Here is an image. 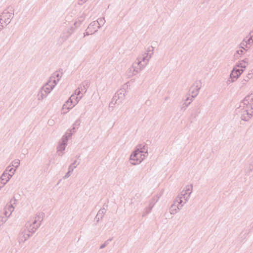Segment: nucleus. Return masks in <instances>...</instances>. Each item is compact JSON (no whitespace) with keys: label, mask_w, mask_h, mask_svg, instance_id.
<instances>
[{"label":"nucleus","mask_w":253,"mask_h":253,"mask_svg":"<svg viewBox=\"0 0 253 253\" xmlns=\"http://www.w3.org/2000/svg\"><path fill=\"white\" fill-rule=\"evenodd\" d=\"M144 158V155L143 152L137 150L130 156V161L133 165H137L140 163Z\"/></svg>","instance_id":"nucleus-1"},{"label":"nucleus","mask_w":253,"mask_h":253,"mask_svg":"<svg viewBox=\"0 0 253 253\" xmlns=\"http://www.w3.org/2000/svg\"><path fill=\"white\" fill-rule=\"evenodd\" d=\"M243 70L242 69L235 68L232 71L230 77L232 79V81H234L237 79V78L240 76V75L242 74Z\"/></svg>","instance_id":"nucleus-2"},{"label":"nucleus","mask_w":253,"mask_h":253,"mask_svg":"<svg viewBox=\"0 0 253 253\" xmlns=\"http://www.w3.org/2000/svg\"><path fill=\"white\" fill-rule=\"evenodd\" d=\"M73 106L72 104V101L71 98H70L66 103L64 104L63 106V110L64 111V113H66L68 111V110L71 108H72Z\"/></svg>","instance_id":"nucleus-3"},{"label":"nucleus","mask_w":253,"mask_h":253,"mask_svg":"<svg viewBox=\"0 0 253 253\" xmlns=\"http://www.w3.org/2000/svg\"><path fill=\"white\" fill-rule=\"evenodd\" d=\"M56 76L57 78V81H59L62 76V73L59 71L56 72L54 74L53 77Z\"/></svg>","instance_id":"nucleus-4"},{"label":"nucleus","mask_w":253,"mask_h":253,"mask_svg":"<svg viewBox=\"0 0 253 253\" xmlns=\"http://www.w3.org/2000/svg\"><path fill=\"white\" fill-rule=\"evenodd\" d=\"M244 50H245V49L243 47H241L240 50H239L237 51V53L238 54H241L244 52Z\"/></svg>","instance_id":"nucleus-5"},{"label":"nucleus","mask_w":253,"mask_h":253,"mask_svg":"<svg viewBox=\"0 0 253 253\" xmlns=\"http://www.w3.org/2000/svg\"><path fill=\"white\" fill-rule=\"evenodd\" d=\"M56 81L55 80H53V84H52V86H54L56 84Z\"/></svg>","instance_id":"nucleus-6"}]
</instances>
